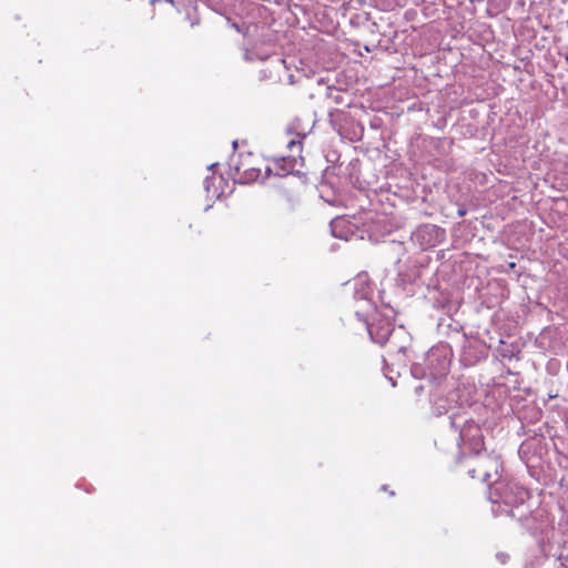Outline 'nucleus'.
<instances>
[{"mask_svg":"<svg viewBox=\"0 0 568 568\" xmlns=\"http://www.w3.org/2000/svg\"><path fill=\"white\" fill-rule=\"evenodd\" d=\"M529 497V490L514 480L497 479L489 487V500L494 504L518 507Z\"/></svg>","mask_w":568,"mask_h":568,"instance_id":"nucleus-1","label":"nucleus"},{"mask_svg":"<svg viewBox=\"0 0 568 568\" xmlns=\"http://www.w3.org/2000/svg\"><path fill=\"white\" fill-rule=\"evenodd\" d=\"M500 466L501 463L498 457L485 455L478 460L477 467L469 470V474L473 478H481L484 481H489L494 475H498Z\"/></svg>","mask_w":568,"mask_h":568,"instance_id":"nucleus-2","label":"nucleus"},{"mask_svg":"<svg viewBox=\"0 0 568 568\" xmlns=\"http://www.w3.org/2000/svg\"><path fill=\"white\" fill-rule=\"evenodd\" d=\"M286 148L292 152L296 150L297 155L302 159L303 140L306 138V134L297 132L294 128H288L286 131Z\"/></svg>","mask_w":568,"mask_h":568,"instance_id":"nucleus-3","label":"nucleus"},{"mask_svg":"<svg viewBox=\"0 0 568 568\" xmlns=\"http://www.w3.org/2000/svg\"><path fill=\"white\" fill-rule=\"evenodd\" d=\"M468 445H469L471 452L476 455H479L483 450H485L484 436L479 429H477L476 435H474L469 439Z\"/></svg>","mask_w":568,"mask_h":568,"instance_id":"nucleus-4","label":"nucleus"},{"mask_svg":"<svg viewBox=\"0 0 568 568\" xmlns=\"http://www.w3.org/2000/svg\"><path fill=\"white\" fill-rule=\"evenodd\" d=\"M283 161L285 162V164L287 165V169L286 171L290 172L291 170H293L294 165H295V159H291L287 158V159H283Z\"/></svg>","mask_w":568,"mask_h":568,"instance_id":"nucleus-5","label":"nucleus"},{"mask_svg":"<svg viewBox=\"0 0 568 568\" xmlns=\"http://www.w3.org/2000/svg\"><path fill=\"white\" fill-rule=\"evenodd\" d=\"M245 172H250V178L256 179L260 175V171H256L255 169H245Z\"/></svg>","mask_w":568,"mask_h":568,"instance_id":"nucleus-6","label":"nucleus"}]
</instances>
